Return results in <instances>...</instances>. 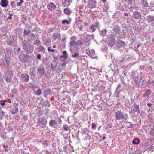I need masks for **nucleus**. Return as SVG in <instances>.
Returning <instances> with one entry per match:
<instances>
[{
  "mask_svg": "<svg viewBox=\"0 0 154 154\" xmlns=\"http://www.w3.org/2000/svg\"><path fill=\"white\" fill-rule=\"evenodd\" d=\"M82 42L80 40L76 42H70L69 43L70 51L72 53H74L77 50L78 46L82 44Z\"/></svg>",
  "mask_w": 154,
  "mask_h": 154,
  "instance_id": "f257e3e1",
  "label": "nucleus"
},
{
  "mask_svg": "<svg viewBox=\"0 0 154 154\" xmlns=\"http://www.w3.org/2000/svg\"><path fill=\"white\" fill-rule=\"evenodd\" d=\"M115 117L116 120L119 121H122L124 119L126 120L128 118L126 114L124 115L122 112L119 111L116 113Z\"/></svg>",
  "mask_w": 154,
  "mask_h": 154,
  "instance_id": "f03ea898",
  "label": "nucleus"
},
{
  "mask_svg": "<svg viewBox=\"0 0 154 154\" xmlns=\"http://www.w3.org/2000/svg\"><path fill=\"white\" fill-rule=\"evenodd\" d=\"M115 35L112 32H111L107 36V38L109 39L110 41L108 43V45L110 47H112L115 43V40L114 38Z\"/></svg>",
  "mask_w": 154,
  "mask_h": 154,
  "instance_id": "7ed1b4c3",
  "label": "nucleus"
},
{
  "mask_svg": "<svg viewBox=\"0 0 154 154\" xmlns=\"http://www.w3.org/2000/svg\"><path fill=\"white\" fill-rule=\"evenodd\" d=\"M13 75L12 72L11 70L8 71L5 74V77H6L5 80L8 82L11 81V78Z\"/></svg>",
  "mask_w": 154,
  "mask_h": 154,
  "instance_id": "20e7f679",
  "label": "nucleus"
},
{
  "mask_svg": "<svg viewBox=\"0 0 154 154\" xmlns=\"http://www.w3.org/2000/svg\"><path fill=\"white\" fill-rule=\"evenodd\" d=\"M96 5V2L94 0H90L88 2V7L90 9L95 8Z\"/></svg>",
  "mask_w": 154,
  "mask_h": 154,
  "instance_id": "39448f33",
  "label": "nucleus"
},
{
  "mask_svg": "<svg viewBox=\"0 0 154 154\" xmlns=\"http://www.w3.org/2000/svg\"><path fill=\"white\" fill-rule=\"evenodd\" d=\"M99 26V23L98 22H96L94 24H93L90 27V29L92 32H94L96 30V28H98Z\"/></svg>",
  "mask_w": 154,
  "mask_h": 154,
  "instance_id": "423d86ee",
  "label": "nucleus"
},
{
  "mask_svg": "<svg viewBox=\"0 0 154 154\" xmlns=\"http://www.w3.org/2000/svg\"><path fill=\"white\" fill-rule=\"evenodd\" d=\"M56 7L55 5L52 2L49 3L47 5L48 9L51 11L54 10Z\"/></svg>",
  "mask_w": 154,
  "mask_h": 154,
  "instance_id": "0eeeda50",
  "label": "nucleus"
},
{
  "mask_svg": "<svg viewBox=\"0 0 154 154\" xmlns=\"http://www.w3.org/2000/svg\"><path fill=\"white\" fill-rule=\"evenodd\" d=\"M31 45L29 44H25L23 45V48L24 51L26 52L29 53L30 52V47Z\"/></svg>",
  "mask_w": 154,
  "mask_h": 154,
  "instance_id": "6e6552de",
  "label": "nucleus"
},
{
  "mask_svg": "<svg viewBox=\"0 0 154 154\" xmlns=\"http://www.w3.org/2000/svg\"><path fill=\"white\" fill-rule=\"evenodd\" d=\"M99 30L100 35L102 37L105 36L107 32V31L106 29H102L100 30L99 29Z\"/></svg>",
  "mask_w": 154,
  "mask_h": 154,
  "instance_id": "1a4fd4ad",
  "label": "nucleus"
},
{
  "mask_svg": "<svg viewBox=\"0 0 154 154\" xmlns=\"http://www.w3.org/2000/svg\"><path fill=\"white\" fill-rule=\"evenodd\" d=\"M133 17L135 19H138L141 17V15L139 12L135 11L134 13Z\"/></svg>",
  "mask_w": 154,
  "mask_h": 154,
  "instance_id": "9d476101",
  "label": "nucleus"
},
{
  "mask_svg": "<svg viewBox=\"0 0 154 154\" xmlns=\"http://www.w3.org/2000/svg\"><path fill=\"white\" fill-rule=\"evenodd\" d=\"M131 111L132 112H137L139 113L140 112V110L138 105H135L133 106Z\"/></svg>",
  "mask_w": 154,
  "mask_h": 154,
  "instance_id": "9b49d317",
  "label": "nucleus"
},
{
  "mask_svg": "<svg viewBox=\"0 0 154 154\" xmlns=\"http://www.w3.org/2000/svg\"><path fill=\"white\" fill-rule=\"evenodd\" d=\"M38 123L39 125L42 127L41 125L42 124L43 126L45 125L47 123V120L44 119H41L38 121Z\"/></svg>",
  "mask_w": 154,
  "mask_h": 154,
  "instance_id": "f8f14e48",
  "label": "nucleus"
},
{
  "mask_svg": "<svg viewBox=\"0 0 154 154\" xmlns=\"http://www.w3.org/2000/svg\"><path fill=\"white\" fill-rule=\"evenodd\" d=\"M0 4L2 6L5 7L8 6L9 2L7 0H1Z\"/></svg>",
  "mask_w": 154,
  "mask_h": 154,
  "instance_id": "ddd939ff",
  "label": "nucleus"
},
{
  "mask_svg": "<svg viewBox=\"0 0 154 154\" xmlns=\"http://www.w3.org/2000/svg\"><path fill=\"white\" fill-rule=\"evenodd\" d=\"M88 54L89 56L93 58H95L96 57L95 51L94 50H91L89 51Z\"/></svg>",
  "mask_w": 154,
  "mask_h": 154,
  "instance_id": "4468645a",
  "label": "nucleus"
},
{
  "mask_svg": "<svg viewBox=\"0 0 154 154\" xmlns=\"http://www.w3.org/2000/svg\"><path fill=\"white\" fill-rule=\"evenodd\" d=\"M151 92L150 90H147L145 94L143 95V97L144 98L149 97L151 94Z\"/></svg>",
  "mask_w": 154,
  "mask_h": 154,
  "instance_id": "2eb2a0df",
  "label": "nucleus"
},
{
  "mask_svg": "<svg viewBox=\"0 0 154 154\" xmlns=\"http://www.w3.org/2000/svg\"><path fill=\"white\" fill-rule=\"evenodd\" d=\"M21 76L24 82H27L29 80V77L27 74H22Z\"/></svg>",
  "mask_w": 154,
  "mask_h": 154,
  "instance_id": "dca6fc26",
  "label": "nucleus"
},
{
  "mask_svg": "<svg viewBox=\"0 0 154 154\" xmlns=\"http://www.w3.org/2000/svg\"><path fill=\"white\" fill-rule=\"evenodd\" d=\"M147 20L148 23H150L154 21V16L148 15L147 16Z\"/></svg>",
  "mask_w": 154,
  "mask_h": 154,
  "instance_id": "f3484780",
  "label": "nucleus"
},
{
  "mask_svg": "<svg viewBox=\"0 0 154 154\" xmlns=\"http://www.w3.org/2000/svg\"><path fill=\"white\" fill-rule=\"evenodd\" d=\"M60 34L57 33H55L53 34V38L54 40H56L59 38H60Z\"/></svg>",
  "mask_w": 154,
  "mask_h": 154,
  "instance_id": "a211bd4d",
  "label": "nucleus"
},
{
  "mask_svg": "<svg viewBox=\"0 0 154 154\" xmlns=\"http://www.w3.org/2000/svg\"><path fill=\"white\" fill-rule=\"evenodd\" d=\"M19 109L17 107H14L11 111V113L12 115H14L17 113L18 112Z\"/></svg>",
  "mask_w": 154,
  "mask_h": 154,
  "instance_id": "6ab92c4d",
  "label": "nucleus"
},
{
  "mask_svg": "<svg viewBox=\"0 0 154 154\" xmlns=\"http://www.w3.org/2000/svg\"><path fill=\"white\" fill-rule=\"evenodd\" d=\"M64 12L65 14L69 15L71 13L72 11L69 8H67L64 10Z\"/></svg>",
  "mask_w": 154,
  "mask_h": 154,
  "instance_id": "aec40b11",
  "label": "nucleus"
},
{
  "mask_svg": "<svg viewBox=\"0 0 154 154\" xmlns=\"http://www.w3.org/2000/svg\"><path fill=\"white\" fill-rule=\"evenodd\" d=\"M57 124V122L55 120H50L49 122V125L51 127H53L54 125Z\"/></svg>",
  "mask_w": 154,
  "mask_h": 154,
  "instance_id": "412c9836",
  "label": "nucleus"
},
{
  "mask_svg": "<svg viewBox=\"0 0 154 154\" xmlns=\"http://www.w3.org/2000/svg\"><path fill=\"white\" fill-rule=\"evenodd\" d=\"M134 79L137 83L139 84L141 80V78L140 76H137V77H135L134 78Z\"/></svg>",
  "mask_w": 154,
  "mask_h": 154,
  "instance_id": "4be33fe9",
  "label": "nucleus"
},
{
  "mask_svg": "<svg viewBox=\"0 0 154 154\" xmlns=\"http://www.w3.org/2000/svg\"><path fill=\"white\" fill-rule=\"evenodd\" d=\"M34 93L37 96H40L42 94V90L39 88L36 91H34Z\"/></svg>",
  "mask_w": 154,
  "mask_h": 154,
  "instance_id": "5701e85b",
  "label": "nucleus"
},
{
  "mask_svg": "<svg viewBox=\"0 0 154 154\" xmlns=\"http://www.w3.org/2000/svg\"><path fill=\"white\" fill-rule=\"evenodd\" d=\"M37 72L39 74L43 75L45 72V70L43 68L38 69H37Z\"/></svg>",
  "mask_w": 154,
  "mask_h": 154,
  "instance_id": "b1692460",
  "label": "nucleus"
},
{
  "mask_svg": "<svg viewBox=\"0 0 154 154\" xmlns=\"http://www.w3.org/2000/svg\"><path fill=\"white\" fill-rule=\"evenodd\" d=\"M63 3L64 6H68L70 4V0H64Z\"/></svg>",
  "mask_w": 154,
  "mask_h": 154,
  "instance_id": "393cba45",
  "label": "nucleus"
},
{
  "mask_svg": "<svg viewBox=\"0 0 154 154\" xmlns=\"http://www.w3.org/2000/svg\"><path fill=\"white\" fill-rule=\"evenodd\" d=\"M71 22V19L68 20H64L62 21V23L63 24H70Z\"/></svg>",
  "mask_w": 154,
  "mask_h": 154,
  "instance_id": "a878e982",
  "label": "nucleus"
},
{
  "mask_svg": "<svg viewBox=\"0 0 154 154\" xmlns=\"http://www.w3.org/2000/svg\"><path fill=\"white\" fill-rule=\"evenodd\" d=\"M118 45L120 47H122L125 45V43L123 41H119L118 42Z\"/></svg>",
  "mask_w": 154,
  "mask_h": 154,
  "instance_id": "bb28decb",
  "label": "nucleus"
},
{
  "mask_svg": "<svg viewBox=\"0 0 154 154\" xmlns=\"http://www.w3.org/2000/svg\"><path fill=\"white\" fill-rule=\"evenodd\" d=\"M140 141L137 138L134 139L132 143L134 144L137 145L139 143Z\"/></svg>",
  "mask_w": 154,
  "mask_h": 154,
  "instance_id": "cd10ccee",
  "label": "nucleus"
},
{
  "mask_svg": "<svg viewBox=\"0 0 154 154\" xmlns=\"http://www.w3.org/2000/svg\"><path fill=\"white\" fill-rule=\"evenodd\" d=\"M51 43L50 40L48 39L45 42H44L43 44L46 46H48Z\"/></svg>",
  "mask_w": 154,
  "mask_h": 154,
  "instance_id": "c85d7f7f",
  "label": "nucleus"
},
{
  "mask_svg": "<svg viewBox=\"0 0 154 154\" xmlns=\"http://www.w3.org/2000/svg\"><path fill=\"white\" fill-rule=\"evenodd\" d=\"M142 4L144 7H148V4L147 3V1L145 0H143L142 1Z\"/></svg>",
  "mask_w": 154,
  "mask_h": 154,
  "instance_id": "c756f323",
  "label": "nucleus"
},
{
  "mask_svg": "<svg viewBox=\"0 0 154 154\" xmlns=\"http://www.w3.org/2000/svg\"><path fill=\"white\" fill-rule=\"evenodd\" d=\"M72 56L74 58H78V57H79V54L78 53L76 52L74 54H72Z\"/></svg>",
  "mask_w": 154,
  "mask_h": 154,
  "instance_id": "7c9ffc66",
  "label": "nucleus"
},
{
  "mask_svg": "<svg viewBox=\"0 0 154 154\" xmlns=\"http://www.w3.org/2000/svg\"><path fill=\"white\" fill-rule=\"evenodd\" d=\"M120 86H121L120 84H119L118 85V86L116 88V90L115 93H116V94H117V95H118L120 91H118V89L120 87Z\"/></svg>",
  "mask_w": 154,
  "mask_h": 154,
  "instance_id": "2f4dec72",
  "label": "nucleus"
},
{
  "mask_svg": "<svg viewBox=\"0 0 154 154\" xmlns=\"http://www.w3.org/2000/svg\"><path fill=\"white\" fill-rule=\"evenodd\" d=\"M63 55L61 56V57H63L64 58H66L67 57V52L66 51H63Z\"/></svg>",
  "mask_w": 154,
  "mask_h": 154,
  "instance_id": "473e14b6",
  "label": "nucleus"
},
{
  "mask_svg": "<svg viewBox=\"0 0 154 154\" xmlns=\"http://www.w3.org/2000/svg\"><path fill=\"white\" fill-rule=\"evenodd\" d=\"M113 31L114 32L115 34H117L119 32V30L118 28H115L113 30Z\"/></svg>",
  "mask_w": 154,
  "mask_h": 154,
  "instance_id": "72a5a7b5",
  "label": "nucleus"
},
{
  "mask_svg": "<svg viewBox=\"0 0 154 154\" xmlns=\"http://www.w3.org/2000/svg\"><path fill=\"white\" fill-rule=\"evenodd\" d=\"M77 28L79 29V31H83V29H82V26L81 25H78L77 26Z\"/></svg>",
  "mask_w": 154,
  "mask_h": 154,
  "instance_id": "f704fd0d",
  "label": "nucleus"
},
{
  "mask_svg": "<svg viewBox=\"0 0 154 154\" xmlns=\"http://www.w3.org/2000/svg\"><path fill=\"white\" fill-rule=\"evenodd\" d=\"M45 50V48L42 46H40L38 48V51H44Z\"/></svg>",
  "mask_w": 154,
  "mask_h": 154,
  "instance_id": "c9c22d12",
  "label": "nucleus"
},
{
  "mask_svg": "<svg viewBox=\"0 0 154 154\" xmlns=\"http://www.w3.org/2000/svg\"><path fill=\"white\" fill-rule=\"evenodd\" d=\"M121 9L122 11H125L126 10V5L124 4L123 5L121 8Z\"/></svg>",
  "mask_w": 154,
  "mask_h": 154,
  "instance_id": "e433bc0d",
  "label": "nucleus"
},
{
  "mask_svg": "<svg viewBox=\"0 0 154 154\" xmlns=\"http://www.w3.org/2000/svg\"><path fill=\"white\" fill-rule=\"evenodd\" d=\"M40 43V41L39 40H35L33 43V45H39Z\"/></svg>",
  "mask_w": 154,
  "mask_h": 154,
  "instance_id": "4c0bfd02",
  "label": "nucleus"
},
{
  "mask_svg": "<svg viewBox=\"0 0 154 154\" xmlns=\"http://www.w3.org/2000/svg\"><path fill=\"white\" fill-rule=\"evenodd\" d=\"M5 114V113L4 111L2 110H0V116L1 117H3L4 116Z\"/></svg>",
  "mask_w": 154,
  "mask_h": 154,
  "instance_id": "58836bf2",
  "label": "nucleus"
},
{
  "mask_svg": "<svg viewBox=\"0 0 154 154\" xmlns=\"http://www.w3.org/2000/svg\"><path fill=\"white\" fill-rule=\"evenodd\" d=\"M64 130L66 131H67L69 129L68 126L66 124H64L63 126Z\"/></svg>",
  "mask_w": 154,
  "mask_h": 154,
  "instance_id": "ea45409f",
  "label": "nucleus"
},
{
  "mask_svg": "<svg viewBox=\"0 0 154 154\" xmlns=\"http://www.w3.org/2000/svg\"><path fill=\"white\" fill-rule=\"evenodd\" d=\"M71 41L70 42H76L75 40L76 39V37L75 36H72L71 37Z\"/></svg>",
  "mask_w": 154,
  "mask_h": 154,
  "instance_id": "a19ab883",
  "label": "nucleus"
},
{
  "mask_svg": "<svg viewBox=\"0 0 154 154\" xmlns=\"http://www.w3.org/2000/svg\"><path fill=\"white\" fill-rule=\"evenodd\" d=\"M23 2V0H20L19 2L17 3V6H20L21 4Z\"/></svg>",
  "mask_w": 154,
  "mask_h": 154,
  "instance_id": "79ce46f5",
  "label": "nucleus"
},
{
  "mask_svg": "<svg viewBox=\"0 0 154 154\" xmlns=\"http://www.w3.org/2000/svg\"><path fill=\"white\" fill-rule=\"evenodd\" d=\"M48 50L49 52H54L55 50L53 49H51L50 47H49L48 48Z\"/></svg>",
  "mask_w": 154,
  "mask_h": 154,
  "instance_id": "37998d69",
  "label": "nucleus"
},
{
  "mask_svg": "<svg viewBox=\"0 0 154 154\" xmlns=\"http://www.w3.org/2000/svg\"><path fill=\"white\" fill-rule=\"evenodd\" d=\"M50 90L48 89L45 90L44 92L48 95L50 93Z\"/></svg>",
  "mask_w": 154,
  "mask_h": 154,
  "instance_id": "c03bdc74",
  "label": "nucleus"
},
{
  "mask_svg": "<svg viewBox=\"0 0 154 154\" xmlns=\"http://www.w3.org/2000/svg\"><path fill=\"white\" fill-rule=\"evenodd\" d=\"M151 141H150L149 143H145V146L147 147L150 146L151 145Z\"/></svg>",
  "mask_w": 154,
  "mask_h": 154,
  "instance_id": "a18cd8bd",
  "label": "nucleus"
},
{
  "mask_svg": "<svg viewBox=\"0 0 154 154\" xmlns=\"http://www.w3.org/2000/svg\"><path fill=\"white\" fill-rule=\"evenodd\" d=\"M96 127V125L94 123H92V128L94 130L95 129Z\"/></svg>",
  "mask_w": 154,
  "mask_h": 154,
  "instance_id": "49530a36",
  "label": "nucleus"
},
{
  "mask_svg": "<svg viewBox=\"0 0 154 154\" xmlns=\"http://www.w3.org/2000/svg\"><path fill=\"white\" fill-rule=\"evenodd\" d=\"M51 69L52 71H54L56 67L55 66H53L52 65H51Z\"/></svg>",
  "mask_w": 154,
  "mask_h": 154,
  "instance_id": "de8ad7c7",
  "label": "nucleus"
},
{
  "mask_svg": "<svg viewBox=\"0 0 154 154\" xmlns=\"http://www.w3.org/2000/svg\"><path fill=\"white\" fill-rule=\"evenodd\" d=\"M5 61L7 65H9L10 64V62L7 59H5Z\"/></svg>",
  "mask_w": 154,
  "mask_h": 154,
  "instance_id": "09e8293b",
  "label": "nucleus"
},
{
  "mask_svg": "<svg viewBox=\"0 0 154 154\" xmlns=\"http://www.w3.org/2000/svg\"><path fill=\"white\" fill-rule=\"evenodd\" d=\"M126 1H127L129 4H131L134 2V0H126Z\"/></svg>",
  "mask_w": 154,
  "mask_h": 154,
  "instance_id": "8fccbe9b",
  "label": "nucleus"
},
{
  "mask_svg": "<svg viewBox=\"0 0 154 154\" xmlns=\"http://www.w3.org/2000/svg\"><path fill=\"white\" fill-rule=\"evenodd\" d=\"M37 58L38 59H40L41 58V55L40 54H38L37 55Z\"/></svg>",
  "mask_w": 154,
  "mask_h": 154,
  "instance_id": "3c124183",
  "label": "nucleus"
},
{
  "mask_svg": "<svg viewBox=\"0 0 154 154\" xmlns=\"http://www.w3.org/2000/svg\"><path fill=\"white\" fill-rule=\"evenodd\" d=\"M57 121H58V122L59 124H61L62 123V121L59 118H57Z\"/></svg>",
  "mask_w": 154,
  "mask_h": 154,
  "instance_id": "603ef678",
  "label": "nucleus"
},
{
  "mask_svg": "<svg viewBox=\"0 0 154 154\" xmlns=\"http://www.w3.org/2000/svg\"><path fill=\"white\" fill-rule=\"evenodd\" d=\"M12 15L11 14H10L9 16L8 17V19L11 20L12 18Z\"/></svg>",
  "mask_w": 154,
  "mask_h": 154,
  "instance_id": "864d4df0",
  "label": "nucleus"
},
{
  "mask_svg": "<svg viewBox=\"0 0 154 154\" xmlns=\"http://www.w3.org/2000/svg\"><path fill=\"white\" fill-rule=\"evenodd\" d=\"M5 103L4 102H2V100H1L0 101V104L2 106H3L5 104Z\"/></svg>",
  "mask_w": 154,
  "mask_h": 154,
  "instance_id": "5fc2aeb1",
  "label": "nucleus"
},
{
  "mask_svg": "<svg viewBox=\"0 0 154 154\" xmlns=\"http://www.w3.org/2000/svg\"><path fill=\"white\" fill-rule=\"evenodd\" d=\"M11 5L13 7L14 6V2H11Z\"/></svg>",
  "mask_w": 154,
  "mask_h": 154,
  "instance_id": "6e6d98bb",
  "label": "nucleus"
},
{
  "mask_svg": "<svg viewBox=\"0 0 154 154\" xmlns=\"http://www.w3.org/2000/svg\"><path fill=\"white\" fill-rule=\"evenodd\" d=\"M48 94L44 92V97H46L47 96Z\"/></svg>",
  "mask_w": 154,
  "mask_h": 154,
  "instance_id": "4d7b16f0",
  "label": "nucleus"
},
{
  "mask_svg": "<svg viewBox=\"0 0 154 154\" xmlns=\"http://www.w3.org/2000/svg\"><path fill=\"white\" fill-rule=\"evenodd\" d=\"M147 106H149V107H150L151 106H152V104L151 103H148L147 104Z\"/></svg>",
  "mask_w": 154,
  "mask_h": 154,
  "instance_id": "13d9d810",
  "label": "nucleus"
},
{
  "mask_svg": "<svg viewBox=\"0 0 154 154\" xmlns=\"http://www.w3.org/2000/svg\"><path fill=\"white\" fill-rule=\"evenodd\" d=\"M3 147L4 148H8V146H7L4 145L3 146Z\"/></svg>",
  "mask_w": 154,
  "mask_h": 154,
  "instance_id": "bf43d9fd",
  "label": "nucleus"
},
{
  "mask_svg": "<svg viewBox=\"0 0 154 154\" xmlns=\"http://www.w3.org/2000/svg\"><path fill=\"white\" fill-rule=\"evenodd\" d=\"M7 101L8 102H9L10 103H11V100L10 99H8V100H7Z\"/></svg>",
  "mask_w": 154,
  "mask_h": 154,
  "instance_id": "052dcab7",
  "label": "nucleus"
},
{
  "mask_svg": "<svg viewBox=\"0 0 154 154\" xmlns=\"http://www.w3.org/2000/svg\"><path fill=\"white\" fill-rule=\"evenodd\" d=\"M90 68L91 69H94V70L96 69V70H97V69H96V68H93V67H91Z\"/></svg>",
  "mask_w": 154,
  "mask_h": 154,
  "instance_id": "680f3d73",
  "label": "nucleus"
},
{
  "mask_svg": "<svg viewBox=\"0 0 154 154\" xmlns=\"http://www.w3.org/2000/svg\"><path fill=\"white\" fill-rule=\"evenodd\" d=\"M7 101V100H2V102H4L5 103Z\"/></svg>",
  "mask_w": 154,
  "mask_h": 154,
  "instance_id": "e2e57ef3",
  "label": "nucleus"
},
{
  "mask_svg": "<svg viewBox=\"0 0 154 154\" xmlns=\"http://www.w3.org/2000/svg\"><path fill=\"white\" fill-rule=\"evenodd\" d=\"M24 33L25 34H28V33L27 31L26 30L24 31Z\"/></svg>",
  "mask_w": 154,
  "mask_h": 154,
  "instance_id": "0e129e2a",
  "label": "nucleus"
},
{
  "mask_svg": "<svg viewBox=\"0 0 154 154\" xmlns=\"http://www.w3.org/2000/svg\"><path fill=\"white\" fill-rule=\"evenodd\" d=\"M8 148H6L5 149V151H7L8 150Z\"/></svg>",
  "mask_w": 154,
  "mask_h": 154,
  "instance_id": "69168bd1",
  "label": "nucleus"
},
{
  "mask_svg": "<svg viewBox=\"0 0 154 154\" xmlns=\"http://www.w3.org/2000/svg\"><path fill=\"white\" fill-rule=\"evenodd\" d=\"M128 154H134V153L133 152H130L128 153Z\"/></svg>",
  "mask_w": 154,
  "mask_h": 154,
  "instance_id": "338daca9",
  "label": "nucleus"
},
{
  "mask_svg": "<svg viewBox=\"0 0 154 154\" xmlns=\"http://www.w3.org/2000/svg\"><path fill=\"white\" fill-rule=\"evenodd\" d=\"M128 15V14L127 13H125V16H127Z\"/></svg>",
  "mask_w": 154,
  "mask_h": 154,
  "instance_id": "774afa93",
  "label": "nucleus"
}]
</instances>
